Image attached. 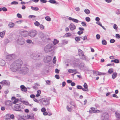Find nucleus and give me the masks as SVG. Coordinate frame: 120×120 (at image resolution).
Instances as JSON below:
<instances>
[{
  "instance_id": "obj_1",
  "label": "nucleus",
  "mask_w": 120,
  "mask_h": 120,
  "mask_svg": "<svg viewBox=\"0 0 120 120\" xmlns=\"http://www.w3.org/2000/svg\"><path fill=\"white\" fill-rule=\"evenodd\" d=\"M22 64V62L21 60H17L10 65V69L13 71L15 72L21 66Z\"/></svg>"
},
{
  "instance_id": "obj_2",
  "label": "nucleus",
  "mask_w": 120,
  "mask_h": 120,
  "mask_svg": "<svg viewBox=\"0 0 120 120\" xmlns=\"http://www.w3.org/2000/svg\"><path fill=\"white\" fill-rule=\"evenodd\" d=\"M43 104L45 105H48L49 103L48 99L46 98H43L41 99Z\"/></svg>"
},
{
  "instance_id": "obj_3",
  "label": "nucleus",
  "mask_w": 120,
  "mask_h": 120,
  "mask_svg": "<svg viewBox=\"0 0 120 120\" xmlns=\"http://www.w3.org/2000/svg\"><path fill=\"white\" fill-rule=\"evenodd\" d=\"M37 31L34 30H31L29 33V35L31 37H33L37 34Z\"/></svg>"
},
{
  "instance_id": "obj_4",
  "label": "nucleus",
  "mask_w": 120,
  "mask_h": 120,
  "mask_svg": "<svg viewBox=\"0 0 120 120\" xmlns=\"http://www.w3.org/2000/svg\"><path fill=\"white\" fill-rule=\"evenodd\" d=\"M2 86H9L10 84V83L9 81L6 80H3L0 82Z\"/></svg>"
},
{
  "instance_id": "obj_5",
  "label": "nucleus",
  "mask_w": 120,
  "mask_h": 120,
  "mask_svg": "<svg viewBox=\"0 0 120 120\" xmlns=\"http://www.w3.org/2000/svg\"><path fill=\"white\" fill-rule=\"evenodd\" d=\"M91 110H90L89 112L90 113H98L101 112L100 110H95V108L94 107H92L90 108Z\"/></svg>"
},
{
  "instance_id": "obj_6",
  "label": "nucleus",
  "mask_w": 120,
  "mask_h": 120,
  "mask_svg": "<svg viewBox=\"0 0 120 120\" xmlns=\"http://www.w3.org/2000/svg\"><path fill=\"white\" fill-rule=\"evenodd\" d=\"M52 46L51 44H49L47 45L45 48V50L46 52H48L50 51V49L52 47Z\"/></svg>"
},
{
  "instance_id": "obj_7",
  "label": "nucleus",
  "mask_w": 120,
  "mask_h": 120,
  "mask_svg": "<svg viewBox=\"0 0 120 120\" xmlns=\"http://www.w3.org/2000/svg\"><path fill=\"white\" fill-rule=\"evenodd\" d=\"M70 29L71 31H73L76 29V26L73 23H71L69 26Z\"/></svg>"
},
{
  "instance_id": "obj_8",
  "label": "nucleus",
  "mask_w": 120,
  "mask_h": 120,
  "mask_svg": "<svg viewBox=\"0 0 120 120\" xmlns=\"http://www.w3.org/2000/svg\"><path fill=\"white\" fill-rule=\"evenodd\" d=\"M20 106L19 104H16L14 106V109L16 111H19Z\"/></svg>"
},
{
  "instance_id": "obj_9",
  "label": "nucleus",
  "mask_w": 120,
  "mask_h": 120,
  "mask_svg": "<svg viewBox=\"0 0 120 120\" xmlns=\"http://www.w3.org/2000/svg\"><path fill=\"white\" fill-rule=\"evenodd\" d=\"M20 87L21 89V90L23 91L26 92L27 90V88L24 85H22Z\"/></svg>"
},
{
  "instance_id": "obj_10",
  "label": "nucleus",
  "mask_w": 120,
  "mask_h": 120,
  "mask_svg": "<svg viewBox=\"0 0 120 120\" xmlns=\"http://www.w3.org/2000/svg\"><path fill=\"white\" fill-rule=\"evenodd\" d=\"M68 19L69 20H72L73 22L76 23H78L79 22V21L78 20L72 18L71 17H69Z\"/></svg>"
},
{
  "instance_id": "obj_11",
  "label": "nucleus",
  "mask_w": 120,
  "mask_h": 120,
  "mask_svg": "<svg viewBox=\"0 0 120 120\" xmlns=\"http://www.w3.org/2000/svg\"><path fill=\"white\" fill-rule=\"evenodd\" d=\"M21 34L22 36L24 37H26L28 35V33L27 31H24L22 32Z\"/></svg>"
},
{
  "instance_id": "obj_12",
  "label": "nucleus",
  "mask_w": 120,
  "mask_h": 120,
  "mask_svg": "<svg viewBox=\"0 0 120 120\" xmlns=\"http://www.w3.org/2000/svg\"><path fill=\"white\" fill-rule=\"evenodd\" d=\"M5 104L7 105L11 106L12 105V102L10 101H7L5 102Z\"/></svg>"
},
{
  "instance_id": "obj_13",
  "label": "nucleus",
  "mask_w": 120,
  "mask_h": 120,
  "mask_svg": "<svg viewBox=\"0 0 120 120\" xmlns=\"http://www.w3.org/2000/svg\"><path fill=\"white\" fill-rule=\"evenodd\" d=\"M77 89H82L83 91H87V90H86V89H84V88H82V87L78 85L77 86Z\"/></svg>"
},
{
  "instance_id": "obj_14",
  "label": "nucleus",
  "mask_w": 120,
  "mask_h": 120,
  "mask_svg": "<svg viewBox=\"0 0 120 120\" xmlns=\"http://www.w3.org/2000/svg\"><path fill=\"white\" fill-rule=\"evenodd\" d=\"M113 72V70L112 68H110L108 70V73L110 74H111Z\"/></svg>"
},
{
  "instance_id": "obj_15",
  "label": "nucleus",
  "mask_w": 120,
  "mask_h": 120,
  "mask_svg": "<svg viewBox=\"0 0 120 120\" xmlns=\"http://www.w3.org/2000/svg\"><path fill=\"white\" fill-rule=\"evenodd\" d=\"M119 60L117 59H115L114 60H111V62H114L116 63H119Z\"/></svg>"
},
{
  "instance_id": "obj_16",
  "label": "nucleus",
  "mask_w": 120,
  "mask_h": 120,
  "mask_svg": "<svg viewBox=\"0 0 120 120\" xmlns=\"http://www.w3.org/2000/svg\"><path fill=\"white\" fill-rule=\"evenodd\" d=\"M15 25L14 23L12 22H10L9 23V24L8 26L11 28L13 27Z\"/></svg>"
},
{
  "instance_id": "obj_17",
  "label": "nucleus",
  "mask_w": 120,
  "mask_h": 120,
  "mask_svg": "<svg viewBox=\"0 0 120 120\" xmlns=\"http://www.w3.org/2000/svg\"><path fill=\"white\" fill-rule=\"evenodd\" d=\"M41 91L40 90H38L37 92V94L36 95V97H38L41 94Z\"/></svg>"
},
{
  "instance_id": "obj_18",
  "label": "nucleus",
  "mask_w": 120,
  "mask_h": 120,
  "mask_svg": "<svg viewBox=\"0 0 120 120\" xmlns=\"http://www.w3.org/2000/svg\"><path fill=\"white\" fill-rule=\"evenodd\" d=\"M117 73L116 72L113 73L112 76V78L114 79L115 78L117 75Z\"/></svg>"
},
{
  "instance_id": "obj_19",
  "label": "nucleus",
  "mask_w": 120,
  "mask_h": 120,
  "mask_svg": "<svg viewBox=\"0 0 120 120\" xmlns=\"http://www.w3.org/2000/svg\"><path fill=\"white\" fill-rule=\"evenodd\" d=\"M67 109L70 112H71L72 110V107L71 106L70 107H69L67 105Z\"/></svg>"
},
{
  "instance_id": "obj_20",
  "label": "nucleus",
  "mask_w": 120,
  "mask_h": 120,
  "mask_svg": "<svg viewBox=\"0 0 120 120\" xmlns=\"http://www.w3.org/2000/svg\"><path fill=\"white\" fill-rule=\"evenodd\" d=\"M83 86L85 88L84 89H86V90H87V91H88V85L85 82L84 83L83 85Z\"/></svg>"
},
{
  "instance_id": "obj_21",
  "label": "nucleus",
  "mask_w": 120,
  "mask_h": 120,
  "mask_svg": "<svg viewBox=\"0 0 120 120\" xmlns=\"http://www.w3.org/2000/svg\"><path fill=\"white\" fill-rule=\"evenodd\" d=\"M84 64L83 63H81L80 65H79V68L80 69H82L84 68Z\"/></svg>"
},
{
  "instance_id": "obj_22",
  "label": "nucleus",
  "mask_w": 120,
  "mask_h": 120,
  "mask_svg": "<svg viewBox=\"0 0 120 120\" xmlns=\"http://www.w3.org/2000/svg\"><path fill=\"white\" fill-rule=\"evenodd\" d=\"M5 34V32L4 31L1 32L0 33V36L2 38H3L4 37Z\"/></svg>"
},
{
  "instance_id": "obj_23",
  "label": "nucleus",
  "mask_w": 120,
  "mask_h": 120,
  "mask_svg": "<svg viewBox=\"0 0 120 120\" xmlns=\"http://www.w3.org/2000/svg\"><path fill=\"white\" fill-rule=\"evenodd\" d=\"M22 102L26 105H29V102L27 101H22Z\"/></svg>"
},
{
  "instance_id": "obj_24",
  "label": "nucleus",
  "mask_w": 120,
  "mask_h": 120,
  "mask_svg": "<svg viewBox=\"0 0 120 120\" xmlns=\"http://www.w3.org/2000/svg\"><path fill=\"white\" fill-rule=\"evenodd\" d=\"M76 71V70L69 69L68 71L70 73H73L74 72H75Z\"/></svg>"
},
{
  "instance_id": "obj_25",
  "label": "nucleus",
  "mask_w": 120,
  "mask_h": 120,
  "mask_svg": "<svg viewBox=\"0 0 120 120\" xmlns=\"http://www.w3.org/2000/svg\"><path fill=\"white\" fill-rule=\"evenodd\" d=\"M84 11L85 13L87 15L89 14L90 13V10L87 9H86Z\"/></svg>"
},
{
  "instance_id": "obj_26",
  "label": "nucleus",
  "mask_w": 120,
  "mask_h": 120,
  "mask_svg": "<svg viewBox=\"0 0 120 120\" xmlns=\"http://www.w3.org/2000/svg\"><path fill=\"white\" fill-rule=\"evenodd\" d=\"M52 59V58L51 56H48L47 57L46 60L47 62H48L51 60Z\"/></svg>"
},
{
  "instance_id": "obj_27",
  "label": "nucleus",
  "mask_w": 120,
  "mask_h": 120,
  "mask_svg": "<svg viewBox=\"0 0 120 120\" xmlns=\"http://www.w3.org/2000/svg\"><path fill=\"white\" fill-rule=\"evenodd\" d=\"M82 54H83V51L81 50H79L78 55L79 56H81L82 55Z\"/></svg>"
},
{
  "instance_id": "obj_28",
  "label": "nucleus",
  "mask_w": 120,
  "mask_h": 120,
  "mask_svg": "<svg viewBox=\"0 0 120 120\" xmlns=\"http://www.w3.org/2000/svg\"><path fill=\"white\" fill-rule=\"evenodd\" d=\"M102 43L103 45H105L107 44V41L105 40H103L102 41Z\"/></svg>"
},
{
  "instance_id": "obj_29",
  "label": "nucleus",
  "mask_w": 120,
  "mask_h": 120,
  "mask_svg": "<svg viewBox=\"0 0 120 120\" xmlns=\"http://www.w3.org/2000/svg\"><path fill=\"white\" fill-rule=\"evenodd\" d=\"M65 36L66 37H69L71 36V34L70 33H68L65 34Z\"/></svg>"
},
{
  "instance_id": "obj_30",
  "label": "nucleus",
  "mask_w": 120,
  "mask_h": 120,
  "mask_svg": "<svg viewBox=\"0 0 120 120\" xmlns=\"http://www.w3.org/2000/svg\"><path fill=\"white\" fill-rule=\"evenodd\" d=\"M31 8L32 10L35 11H38L39 10V8H38L37 7H31Z\"/></svg>"
},
{
  "instance_id": "obj_31",
  "label": "nucleus",
  "mask_w": 120,
  "mask_h": 120,
  "mask_svg": "<svg viewBox=\"0 0 120 120\" xmlns=\"http://www.w3.org/2000/svg\"><path fill=\"white\" fill-rule=\"evenodd\" d=\"M34 24L35 26H38L40 25V23H39V22L37 21H36L35 22H34Z\"/></svg>"
},
{
  "instance_id": "obj_32",
  "label": "nucleus",
  "mask_w": 120,
  "mask_h": 120,
  "mask_svg": "<svg viewBox=\"0 0 120 120\" xmlns=\"http://www.w3.org/2000/svg\"><path fill=\"white\" fill-rule=\"evenodd\" d=\"M59 41L56 39H54L53 42V44L54 45H56V44H57L59 42Z\"/></svg>"
},
{
  "instance_id": "obj_33",
  "label": "nucleus",
  "mask_w": 120,
  "mask_h": 120,
  "mask_svg": "<svg viewBox=\"0 0 120 120\" xmlns=\"http://www.w3.org/2000/svg\"><path fill=\"white\" fill-rule=\"evenodd\" d=\"M19 99H15L13 102V103L14 104H16L18 102Z\"/></svg>"
},
{
  "instance_id": "obj_34",
  "label": "nucleus",
  "mask_w": 120,
  "mask_h": 120,
  "mask_svg": "<svg viewBox=\"0 0 120 120\" xmlns=\"http://www.w3.org/2000/svg\"><path fill=\"white\" fill-rule=\"evenodd\" d=\"M45 19L47 21H50L51 20V19L50 17L48 16H47L45 17Z\"/></svg>"
},
{
  "instance_id": "obj_35",
  "label": "nucleus",
  "mask_w": 120,
  "mask_h": 120,
  "mask_svg": "<svg viewBox=\"0 0 120 120\" xmlns=\"http://www.w3.org/2000/svg\"><path fill=\"white\" fill-rule=\"evenodd\" d=\"M49 2L52 4H56V1L54 0H50Z\"/></svg>"
},
{
  "instance_id": "obj_36",
  "label": "nucleus",
  "mask_w": 120,
  "mask_h": 120,
  "mask_svg": "<svg viewBox=\"0 0 120 120\" xmlns=\"http://www.w3.org/2000/svg\"><path fill=\"white\" fill-rule=\"evenodd\" d=\"M5 64V61L4 60H2L0 61V64L2 66H3Z\"/></svg>"
},
{
  "instance_id": "obj_37",
  "label": "nucleus",
  "mask_w": 120,
  "mask_h": 120,
  "mask_svg": "<svg viewBox=\"0 0 120 120\" xmlns=\"http://www.w3.org/2000/svg\"><path fill=\"white\" fill-rule=\"evenodd\" d=\"M75 40L77 41H80V37H76L75 38Z\"/></svg>"
},
{
  "instance_id": "obj_38",
  "label": "nucleus",
  "mask_w": 120,
  "mask_h": 120,
  "mask_svg": "<svg viewBox=\"0 0 120 120\" xmlns=\"http://www.w3.org/2000/svg\"><path fill=\"white\" fill-rule=\"evenodd\" d=\"M81 56H82V57H80V58L83 59H85L86 58V57L84 55V54H82V55H81Z\"/></svg>"
},
{
  "instance_id": "obj_39",
  "label": "nucleus",
  "mask_w": 120,
  "mask_h": 120,
  "mask_svg": "<svg viewBox=\"0 0 120 120\" xmlns=\"http://www.w3.org/2000/svg\"><path fill=\"white\" fill-rule=\"evenodd\" d=\"M39 27L40 29L41 30H43L44 28V26L42 24L40 25Z\"/></svg>"
},
{
  "instance_id": "obj_40",
  "label": "nucleus",
  "mask_w": 120,
  "mask_h": 120,
  "mask_svg": "<svg viewBox=\"0 0 120 120\" xmlns=\"http://www.w3.org/2000/svg\"><path fill=\"white\" fill-rule=\"evenodd\" d=\"M105 73H98V74L96 75H104L105 74Z\"/></svg>"
},
{
  "instance_id": "obj_41",
  "label": "nucleus",
  "mask_w": 120,
  "mask_h": 120,
  "mask_svg": "<svg viewBox=\"0 0 120 120\" xmlns=\"http://www.w3.org/2000/svg\"><path fill=\"white\" fill-rule=\"evenodd\" d=\"M18 4V3L16 1H14L12 2L11 3V4Z\"/></svg>"
},
{
  "instance_id": "obj_42",
  "label": "nucleus",
  "mask_w": 120,
  "mask_h": 120,
  "mask_svg": "<svg viewBox=\"0 0 120 120\" xmlns=\"http://www.w3.org/2000/svg\"><path fill=\"white\" fill-rule=\"evenodd\" d=\"M56 57L55 56L53 59V62L54 64L56 63Z\"/></svg>"
},
{
  "instance_id": "obj_43",
  "label": "nucleus",
  "mask_w": 120,
  "mask_h": 120,
  "mask_svg": "<svg viewBox=\"0 0 120 120\" xmlns=\"http://www.w3.org/2000/svg\"><path fill=\"white\" fill-rule=\"evenodd\" d=\"M83 33V32L82 30L79 31L78 32V34L79 35H80L82 34Z\"/></svg>"
},
{
  "instance_id": "obj_44",
  "label": "nucleus",
  "mask_w": 120,
  "mask_h": 120,
  "mask_svg": "<svg viewBox=\"0 0 120 120\" xmlns=\"http://www.w3.org/2000/svg\"><path fill=\"white\" fill-rule=\"evenodd\" d=\"M10 117L11 119H13L15 118V116L14 115L12 114L10 115Z\"/></svg>"
},
{
  "instance_id": "obj_45",
  "label": "nucleus",
  "mask_w": 120,
  "mask_h": 120,
  "mask_svg": "<svg viewBox=\"0 0 120 120\" xmlns=\"http://www.w3.org/2000/svg\"><path fill=\"white\" fill-rule=\"evenodd\" d=\"M113 27L114 29L116 30L118 28L116 24H114Z\"/></svg>"
},
{
  "instance_id": "obj_46",
  "label": "nucleus",
  "mask_w": 120,
  "mask_h": 120,
  "mask_svg": "<svg viewBox=\"0 0 120 120\" xmlns=\"http://www.w3.org/2000/svg\"><path fill=\"white\" fill-rule=\"evenodd\" d=\"M17 17L20 18H22V16L21 15V14L19 13H18L17 14Z\"/></svg>"
},
{
  "instance_id": "obj_47",
  "label": "nucleus",
  "mask_w": 120,
  "mask_h": 120,
  "mask_svg": "<svg viewBox=\"0 0 120 120\" xmlns=\"http://www.w3.org/2000/svg\"><path fill=\"white\" fill-rule=\"evenodd\" d=\"M96 37L97 39H99L100 38V35L99 34H97L96 35Z\"/></svg>"
},
{
  "instance_id": "obj_48",
  "label": "nucleus",
  "mask_w": 120,
  "mask_h": 120,
  "mask_svg": "<svg viewBox=\"0 0 120 120\" xmlns=\"http://www.w3.org/2000/svg\"><path fill=\"white\" fill-rule=\"evenodd\" d=\"M116 36L117 38H120V35L118 34H116Z\"/></svg>"
},
{
  "instance_id": "obj_49",
  "label": "nucleus",
  "mask_w": 120,
  "mask_h": 120,
  "mask_svg": "<svg viewBox=\"0 0 120 120\" xmlns=\"http://www.w3.org/2000/svg\"><path fill=\"white\" fill-rule=\"evenodd\" d=\"M86 20L87 22H89L90 20V19L89 17H86Z\"/></svg>"
},
{
  "instance_id": "obj_50",
  "label": "nucleus",
  "mask_w": 120,
  "mask_h": 120,
  "mask_svg": "<svg viewBox=\"0 0 120 120\" xmlns=\"http://www.w3.org/2000/svg\"><path fill=\"white\" fill-rule=\"evenodd\" d=\"M59 71L60 70L57 68L55 70V72L56 73H58L59 72Z\"/></svg>"
},
{
  "instance_id": "obj_51",
  "label": "nucleus",
  "mask_w": 120,
  "mask_h": 120,
  "mask_svg": "<svg viewBox=\"0 0 120 120\" xmlns=\"http://www.w3.org/2000/svg\"><path fill=\"white\" fill-rule=\"evenodd\" d=\"M55 77L57 79H60V76L59 75H55Z\"/></svg>"
},
{
  "instance_id": "obj_52",
  "label": "nucleus",
  "mask_w": 120,
  "mask_h": 120,
  "mask_svg": "<svg viewBox=\"0 0 120 120\" xmlns=\"http://www.w3.org/2000/svg\"><path fill=\"white\" fill-rule=\"evenodd\" d=\"M81 24L83 26H86V23L84 22H81Z\"/></svg>"
},
{
  "instance_id": "obj_53",
  "label": "nucleus",
  "mask_w": 120,
  "mask_h": 120,
  "mask_svg": "<svg viewBox=\"0 0 120 120\" xmlns=\"http://www.w3.org/2000/svg\"><path fill=\"white\" fill-rule=\"evenodd\" d=\"M115 42V40L114 39H112L110 40V42L111 43H113Z\"/></svg>"
},
{
  "instance_id": "obj_54",
  "label": "nucleus",
  "mask_w": 120,
  "mask_h": 120,
  "mask_svg": "<svg viewBox=\"0 0 120 120\" xmlns=\"http://www.w3.org/2000/svg\"><path fill=\"white\" fill-rule=\"evenodd\" d=\"M41 111L42 112H44L46 111V109L44 108H42L41 109Z\"/></svg>"
},
{
  "instance_id": "obj_55",
  "label": "nucleus",
  "mask_w": 120,
  "mask_h": 120,
  "mask_svg": "<svg viewBox=\"0 0 120 120\" xmlns=\"http://www.w3.org/2000/svg\"><path fill=\"white\" fill-rule=\"evenodd\" d=\"M114 64H108L106 65V66H114Z\"/></svg>"
},
{
  "instance_id": "obj_56",
  "label": "nucleus",
  "mask_w": 120,
  "mask_h": 120,
  "mask_svg": "<svg viewBox=\"0 0 120 120\" xmlns=\"http://www.w3.org/2000/svg\"><path fill=\"white\" fill-rule=\"evenodd\" d=\"M5 109V107L2 106L1 108V109L2 111H4Z\"/></svg>"
},
{
  "instance_id": "obj_57",
  "label": "nucleus",
  "mask_w": 120,
  "mask_h": 120,
  "mask_svg": "<svg viewBox=\"0 0 120 120\" xmlns=\"http://www.w3.org/2000/svg\"><path fill=\"white\" fill-rule=\"evenodd\" d=\"M2 10L4 11H7V9L5 7H3L2 8Z\"/></svg>"
},
{
  "instance_id": "obj_58",
  "label": "nucleus",
  "mask_w": 120,
  "mask_h": 120,
  "mask_svg": "<svg viewBox=\"0 0 120 120\" xmlns=\"http://www.w3.org/2000/svg\"><path fill=\"white\" fill-rule=\"evenodd\" d=\"M36 17L35 16L33 15H30L29 17V18H35Z\"/></svg>"
},
{
  "instance_id": "obj_59",
  "label": "nucleus",
  "mask_w": 120,
  "mask_h": 120,
  "mask_svg": "<svg viewBox=\"0 0 120 120\" xmlns=\"http://www.w3.org/2000/svg\"><path fill=\"white\" fill-rule=\"evenodd\" d=\"M66 83L64 81L62 83V86L63 87H64L66 85Z\"/></svg>"
},
{
  "instance_id": "obj_60",
  "label": "nucleus",
  "mask_w": 120,
  "mask_h": 120,
  "mask_svg": "<svg viewBox=\"0 0 120 120\" xmlns=\"http://www.w3.org/2000/svg\"><path fill=\"white\" fill-rule=\"evenodd\" d=\"M9 92V91L8 90H6L4 91V93L5 94H7Z\"/></svg>"
},
{
  "instance_id": "obj_61",
  "label": "nucleus",
  "mask_w": 120,
  "mask_h": 120,
  "mask_svg": "<svg viewBox=\"0 0 120 120\" xmlns=\"http://www.w3.org/2000/svg\"><path fill=\"white\" fill-rule=\"evenodd\" d=\"M30 96L31 98H34L35 97V96L34 94H31L30 95Z\"/></svg>"
},
{
  "instance_id": "obj_62",
  "label": "nucleus",
  "mask_w": 120,
  "mask_h": 120,
  "mask_svg": "<svg viewBox=\"0 0 120 120\" xmlns=\"http://www.w3.org/2000/svg\"><path fill=\"white\" fill-rule=\"evenodd\" d=\"M26 41L28 43H31L32 42V41L31 40H27Z\"/></svg>"
},
{
  "instance_id": "obj_63",
  "label": "nucleus",
  "mask_w": 120,
  "mask_h": 120,
  "mask_svg": "<svg viewBox=\"0 0 120 120\" xmlns=\"http://www.w3.org/2000/svg\"><path fill=\"white\" fill-rule=\"evenodd\" d=\"M75 85V84L74 82H71V85L72 86H74Z\"/></svg>"
},
{
  "instance_id": "obj_64",
  "label": "nucleus",
  "mask_w": 120,
  "mask_h": 120,
  "mask_svg": "<svg viewBox=\"0 0 120 120\" xmlns=\"http://www.w3.org/2000/svg\"><path fill=\"white\" fill-rule=\"evenodd\" d=\"M34 101L35 102H36L37 103H38L39 102V100H37V99L34 98Z\"/></svg>"
}]
</instances>
